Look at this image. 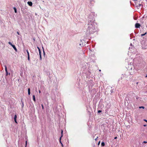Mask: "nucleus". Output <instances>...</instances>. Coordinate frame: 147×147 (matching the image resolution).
I'll return each mask as SVG.
<instances>
[{"label":"nucleus","mask_w":147,"mask_h":147,"mask_svg":"<svg viewBox=\"0 0 147 147\" xmlns=\"http://www.w3.org/2000/svg\"><path fill=\"white\" fill-rule=\"evenodd\" d=\"M88 23L85 25L87 34H90L94 33L96 31V29L94 22V19L92 16H90L88 17Z\"/></svg>","instance_id":"obj_1"},{"label":"nucleus","mask_w":147,"mask_h":147,"mask_svg":"<svg viewBox=\"0 0 147 147\" xmlns=\"http://www.w3.org/2000/svg\"><path fill=\"white\" fill-rule=\"evenodd\" d=\"M140 26V25L139 23H136L135 25V27L136 28H139Z\"/></svg>","instance_id":"obj_2"},{"label":"nucleus","mask_w":147,"mask_h":147,"mask_svg":"<svg viewBox=\"0 0 147 147\" xmlns=\"http://www.w3.org/2000/svg\"><path fill=\"white\" fill-rule=\"evenodd\" d=\"M63 133V131L62 130H61V136L60 137V143L61 144L62 146V147H63V144L62 143H61V138L63 136V135H62Z\"/></svg>","instance_id":"obj_3"},{"label":"nucleus","mask_w":147,"mask_h":147,"mask_svg":"<svg viewBox=\"0 0 147 147\" xmlns=\"http://www.w3.org/2000/svg\"><path fill=\"white\" fill-rule=\"evenodd\" d=\"M28 4L30 6H31L32 5V2L31 1H28Z\"/></svg>","instance_id":"obj_4"},{"label":"nucleus","mask_w":147,"mask_h":147,"mask_svg":"<svg viewBox=\"0 0 147 147\" xmlns=\"http://www.w3.org/2000/svg\"><path fill=\"white\" fill-rule=\"evenodd\" d=\"M12 47L16 51H17V50L15 45H13Z\"/></svg>","instance_id":"obj_5"},{"label":"nucleus","mask_w":147,"mask_h":147,"mask_svg":"<svg viewBox=\"0 0 147 147\" xmlns=\"http://www.w3.org/2000/svg\"><path fill=\"white\" fill-rule=\"evenodd\" d=\"M28 94L30 95V88L28 89Z\"/></svg>","instance_id":"obj_6"},{"label":"nucleus","mask_w":147,"mask_h":147,"mask_svg":"<svg viewBox=\"0 0 147 147\" xmlns=\"http://www.w3.org/2000/svg\"><path fill=\"white\" fill-rule=\"evenodd\" d=\"M5 70L6 73L8 72L7 70V67H6V65H5Z\"/></svg>","instance_id":"obj_7"},{"label":"nucleus","mask_w":147,"mask_h":147,"mask_svg":"<svg viewBox=\"0 0 147 147\" xmlns=\"http://www.w3.org/2000/svg\"><path fill=\"white\" fill-rule=\"evenodd\" d=\"M5 70L6 73L8 72L7 70V67H6V65H5Z\"/></svg>","instance_id":"obj_8"},{"label":"nucleus","mask_w":147,"mask_h":147,"mask_svg":"<svg viewBox=\"0 0 147 147\" xmlns=\"http://www.w3.org/2000/svg\"><path fill=\"white\" fill-rule=\"evenodd\" d=\"M101 145L102 146H104L105 145V143L104 142H102L101 143Z\"/></svg>","instance_id":"obj_9"},{"label":"nucleus","mask_w":147,"mask_h":147,"mask_svg":"<svg viewBox=\"0 0 147 147\" xmlns=\"http://www.w3.org/2000/svg\"><path fill=\"white\" fill-rule=\"evenodd\" d=\"M13 9L14 10V11H15V12L16 13H17V9H16V8L15 7H14L13 8Z\"/></svg>","instance_id":"obj_10"},{"label":"nucleus","mask_w":147,"mask_h":147,"mask_svg":"<svg viewBox=\"0 0 147 147\" xmlns=\"http://www.w3.org/2000/svg\"><path fill=\"white\" fill-rule=\"evenodd\" d=\"M33 100L34 101H36V100H35V95H33Z\"/></svg>","instance_id":"obj_11"},{"label":"nucleus","mask_w":147,"mask_h":147,"mask_svg":"<svg viewBox=\"0 0 147 147\" xmlns=\"http://www.w3.org/2000/svg\"><path fill=\"white\" fill-rule=\"evenodd\" d=\"M147 33L146 32H145L144 34H141V36H144Z\"/></svg>","instance_id":"obj_12"},{"label":"nucleus","mask_w":147,"mask_h":147,"mask_svg":"<svg viewBox=\"0 0 147 147\" xmlns=\"http://www.w3.org/2000/svg\"><path fill=\"white\" fill-rule=\"evenodd\" d=\"M8 43L9 45H11V46H13V44H12L10 42H8Z\"/></svg>","instance_id":"obj_13"},{"label":"nucleus","mask_w":147,"mask_h":147,"mask_svg":"<svg viewBox=\"0 0 147 147\" xmlns=\"http://www.w3.org/2000/svg\"><path fill=\"white\" fill-rule=\"evenodd\" d=\"M39 55H40V60H41L42 57H41V54H39Z\"/></svg>","instance_id":"obj_14"},{"label":"nucleus","mask_w":147,"mask_h":147,"mask_svg":"<svg viewBox=\"0 0 147 147\" xmlns=\"http://www.w3.org/2000/svg\"><path fill=\"white\" fill-rule=\"evenodd\" d=\"M139 108L140 109H141V108H143V109H144V107L143 106H141V107H139Z\"/></svg>","instance_id":"obj_15"},{"label":"nucleus","mask_w":147,"mask_h":147,"mask_svg":"<svg viewBox=\"0 0 147 147\" xmlns=\"http://www.w3.org/2000/svg\"><path fill=\"white\" fill-rule=\"evenodd\" d=\"M17 118V115H15L14 116V119H16Z\"/></svg>","instance_id":"obj_16"},{"label":"nucleus","mask_w":147,"mask_h":147,"mask_svg":"<svg viewBox=\"0 0 147 147\" xmlns=\"http://www.w3.org/2000/svg\"><path fill=\"white\" fill-rule=\"evenodd\" d=\"M38 51L39 52V54H41V51H40V49H39Z\"/></svg>","instance_id":"obj_17"},{"label":"nucleus","mask_w":147,"mask_h":147,"mask_svg":"<svg viewBox=\"0 0 147 147\" xmlns=\"http://www.w3.org/2000/svg\"><path fill=\"white\" fill-rule=\"evenodd\" d=\"M26 51H27V53L28 56V55H29V52L28 51V50H27Z\"/></svg>","instance_id":"obj_18"},{"label":"nucleus","mask_w":147,"mask_h":147,"mask_svg":"<svg viewBox=\"0 0 147 147\" xmlns=\"http://www.w3.org/2000/svg\"><path fill=\"white\" fill-rule=\"evenodd\" d=\"M8 74H9V75H10V73H9V74H8V72H6V76H7L8 75Z\"/></svg>","instance_id":"obj_19"},{"label":"nucleus","mask_w":147,"mask_h":147,"mask_svg":"<svg viewBox=\"0 0 147 147\" xmlns=\"http://www.w3.org/2000/svg\"><path fill=\"white\" fill-rule=\"evenodd\" d=\"M28 60H30V56L28 55Z\"/></svg>","instance_id":"obj_20"},{"label":"nucleus","mask_w":147,"mask_h":147,"mask_svg":"<svg viewBox=\"0 0 147 147\" xmlns=\"http://www.w3.org/2000/svg\"><path fill=\"white\" fill-rule=\"evenodd\" d=\"M113 89H112L111 90V93H113Z\"/></svg>","instance_id":"obj_21"},{"label":"nucleus","mask_w":147,"mask_h":147,"mask_svg":"<svg viewBox=\"0 0 147 147\" xmlns=\"http://www.w3.org/2000/svg\"><path fill=\"white\" fill-rule=\"evenodd\" d=\"M102 112L101 111V110H98V113H100Z\"/></svg>","instance_id":"obj_22"},{"label":"nucleus","mask_w":147,"mask_h":147,"mask_svg":"<svg viewBox=\"0 0 147 147\" xmlns=\"http://www.w3.org/2000/svg\"><path fill=\"white\" fill-rule=\"evenodd\" d=\"M100 141H99L98 142V145H100Z\"/></svg>","instance_id":"obj_23"},{"label":"nucleus","mask_w":147,"mask_h":147,"mask_svg":"<svg viewBox=\"0 0 147 147\" xmlns=\"http://www.w3.org/2000/svg\"><path fill=\"white\" fill-rule=\"evenodd\" d=\"M141 5V4H139L138 5V7H140Z\"/></svg>","instance_id":"obj_24"},{"label":"nucleus","mask_w":147,"mask_h":147,"mask_svg":"<svg viewBox=\"0 0 147 147\" xmlns=\"http://www.w3.org/2000/svg\"><path fill=\"white\" fill-rule=\"evenodd\" d=\"M41 106H42V109H44V106H43V105H42H42H41Z\"/></svg>","instance_id":"obj_25"},{"label":"nucleus","mask_w":147,"mask_h":147,"mask_svg":"<svg viewBox=\"0 0 147 147\" xmlns=\"http://www.w3.org/2000/svg\"><path fill=\"white\" fill-rule=\"evenodd\" d=\"M14 120L15 122L16 123H17V121H16V119H14Z\"/></svg>","instance_id":"obj_26"},{"label":"nucleus","mask_w":147,"mask_h":147,"mask_svg":"<svg viewBox=\"0 0 147 147\" xmlns=\"http://www.w3.org/2000/svg\"><path fill=\"white\" fill-rule=\"evenodd\" d=\"M143 143H147V142H146V141H144L143 142Z\"/></svg>","instance_id":"obj_27"},{"label":"nucleus","mask_w":147,"mask_h":147,"mask_svg":"<svg viewBox=\"0 0 147 147\" xmlns=\"http://www.w3.org/2000/svg\"><path fill=\"white\" fill-rule=\"evenodd\" d=\"M27 144V141H26V145H25V147H26Z\"/></svg>","instance_id":"obj_28"},{"label":"nucleus","mask_w":147,"mask_h":147,"mask_svg":"<svg viewBox=\"0 0 147 147\" xmlns=\"http://www.w3.org/2000/svg\"><path fill=\"white\" fill-rule=\"evenodd\" d=\"M117 138V137H115L114 138V139H116Z\"/></svg>","instance_id":"obj_29"},{"label":"nucleus","mask_w":147,"mask_h":147,"mask_svg":"<svg viewBox=\"0 0 147 147\" xmlns=\"http://www.w3.org/2000/svg\"><path fill=\"white\" fill-rule=\"evenodd\" d=\"M17 33L18 34V35H19L20 34L19 33V32H17Z\"/></svg>","instance_id":"obj_30"},{"label":"nucleus","mask_w":147,"mask_h":147,"mask_svg":"<svg viewBox=\"0 0 147 147\" xmlns=\"http://www.w3.org/2000/svg\"><path fill=\"white\" fill-rule=\"evenodd\" d=\"M144 121L147 122V120H146V119H144Z\"/></svg>","instance_id":"obj_31"},{"label":"nucleus","mask_w":147,"mask_h":147,"mask_svg":"<svg viewBox=\"0 0 147 147\" xmlns=\"http://www.w3.org/2000/svg\"><path fill=\"white\" fill-rule=\"evenodd\" d=\"M37 48H38V50L39 49H40L38 47H37Z\"/></svg>","instance_id":"obj_32"},{"label":"nucleus","mask_w":147,"mask_h":147,"mask_svg":"<svg viewBox=\"0 0 147 147\" xmlns=\"http://www.w3.org/2000/svg\"><path fill=\"white\" fill-rule=\"evenodd\" d=\"M98 138V137H97V138L95 139L96 141V140L97 138Z\"/></svg>","instance_id":"obj_33"},{"label":"nucleus","mask_w":147,"mask_h":147,"mask_svg":"<svg viewBox=\"0 0 147 147\" xmlns=\"http://www.w3.org/2000/svg\"><path fill=\"white\" fill-rule=\"evenodd\" d=\"M39 92L40 93V90H39Z\"/></svg>","instance_id":"obj_34"},{"label":"nucleus","mask_w":147,"mask_h":147,"mask_svg":"<svg viewBox=\"0 0 147 147\" xmlns=\"http://www.w3.org/2000/svg\"><path fill=\"white\" fill-rule=\"evenodd\" d=\"M22 105H23V107L24 106V104H23V103H22Z\"/></svg>","instance_id":"obj_35"},{"label":"nucleus","mask_w":147,"mask_h":147,"mask_svg":"<svg viewBox=\"0 0 147 147\" xmlns=\"http://www.w3.org/2000/svg\"><path fill=\"white\" fill-rule=\"evenodd\" d=\"M43 52H44V55H45V52H44V51H43Z\"/></svg>","instance_id":"obj_36"},{"label":"nucleus","mask_w":147,"mask_h":147,"mask_svg":"<svg viewBox=\"0 0 147 147\" xmlns=\"http://www.w3.org/2000/svg\"><path fill=\"white\" fill-rule=\"evenodd\" d=\"M144 126H146V125H144Z\"/></svg>","instance_id":"obj_37"},{"label":"nucleus","mask_w":147,"mask_h":147,"mask_svg":"<svg viewBox=\"0 0 147 147\" xmlns=\"http://www.w3.org/2000/svg\"><path fill=\"white\" fill-rule=\"evenodd\" d=\"M146 77H147V75L146 76Z\"/></svg>","instance_id":"obj_38"},{"label":"nucleus","mask_w":147,"mask_h":147,"mask_svg":"<svg viewBox=\"0 0 147 147\" xmlns=\"http://www.w3.org/2000/svg\"><path fill=\"white\" fill-rule=\"evenodd\" d=\"M122 77H121V80H122Z\"/></svg>","instance_id":"obj_39"},{"label":"nucleus","mask_w":147,"mask_h":147,"mask_svg":"<svg viewBox=\"0 0 147 147\" xmlns=\"http://www.w3.org/2000/svg\"><path fill=\"white\" fill-rule=\"evenodd\" d=\"M99 71H101V70H99Z\"/></svg>","instance_id":"obj_40"},{"label":"nucleus","mask_w":147,"mask_h":147,"mask_svg":"<svg viewBox=\"0 0 147 147\" xmlns=\"http://www.w3.org/2000/svg\"><path fill=\"white\" fill-rule=\"evenodd\" d=\"M138 98L136 97V99H137Z\"/></svg>","instance_id":"obj_41"}]
</instances>
